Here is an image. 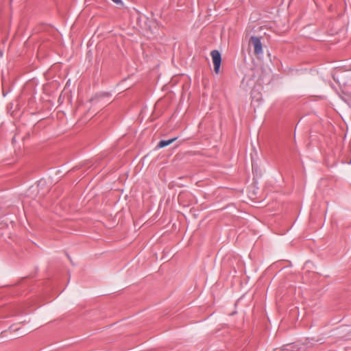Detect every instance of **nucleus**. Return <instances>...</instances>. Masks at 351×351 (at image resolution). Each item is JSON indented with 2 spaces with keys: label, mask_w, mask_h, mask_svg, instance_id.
<instances>
[{
  "label": "nucleus",
  "mask_w": 351,
  "mask_h": 351,
  "mask_svg": "<svg viewBox=\"0 0 351 351\" xmlns=\"http://www.w3.org/2000/svg\"><path fill=\"white\" fill-rule=\"evenodd\" d=\"M210 56L212 57L213 62L214 64V71L216 73H219L221 62V54L219 52V51L213 50L210 52Z\"/></svg>",
  "instance_id": "nucleus-1"
},
{
  "label": "nucleus",
  "mask_w": 351,
  "mask_h": 351,
  "mask_svg": "<svg viewBox=\"0 0 351 351\" xmlns=\"http://www.w3.org/2000/svg\"><path fill=\"white\" fill-rule=\"evenodd\" d=\"M250 43L254 47V51L256 55L263 53V47L261 38L256 36H251Z\"/></svg>",
  "instance_id": "nucleus-2"
},
{
  "label": "nucleus",
  "mask_w": 351,
  "mask_h": 351,
  "mask_svg": "<svg viewBox=\"0 0 351 351\" xmlns=\"http://www.w3.org/2000/svg\"><path fill=\"white\" fill-rule=\"evenodd\" d=\"M177 139V137H174L173 138H170L169 140H161L157 147H159V148H162V147H165L169 145H170L171 143H172L173 141H175Z\"/></svg>",
  "instance_id": "nucleus-3"
},
{
  "label": "nucleus",
  "mask_w": 351,
  "mask_h": 351,
  "mask_svg": "<svg viewBox=\"0 0 351 351\" xmlns=\"http://www.w3.org/2000/svg\"><path fill=\"white\" fill-rule=\"evenodd\" d=\"M114 3L117 5H122L123 1L121 0H112Z\"/></svg>",
  "instance_id": "nucleus-4"
}]
</instances>
